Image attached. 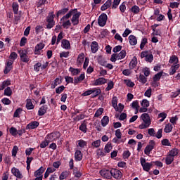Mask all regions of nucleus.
<instances>
[{"label":"nucleus","mask_w":180,"mask_h":180,"mask_svg":"<svg viewBox=\"0 0 180 180\" xmlns=\"http://www.w3.org/2000/svg\"><path fill=\"white\" fill-rule=\"evenodd\" d=\"M26 108L28 110H32V109H34V105L33 103H32V99H27Z\"/></svg>","instance_id":"obj_36"},{"label":"nucleus","mask_w":180,"mask_h":180,"mask_svg":"<svg viewBox=\"0 0 180 180\" xmlns=\"http://www.w3.org/2000/svg\"><path fill=\"white\" fill-rule=\"evenodd\" d=\"M18 150L19 148L18 146H14L11 151L12 157H16V154H18Z\"/></svg>","instance_id":"obj_53"},{"label":"nucleus","mask_w":180,"mask_h":180,"mask_svg":"<svg viewBox=\"0 0 180 180\" xmlns=\"http://www.w3.org/2000/svg\"><path fill=\"white\" fill-rule=\"evenodd\" d=\"M112 106L116 112H119V107L117 106V97H113L112 99Z\"/></svg>","instance_id":"obj_31"},{"label":"nucleus","mask_w":180,"mask_h":180,"mask_svg":"<svg viewBox=\"0 0 180 180\" xmlns=\"http://www.w3.org/2000/svg\"><path fill=\"white\" fill-rule=\"evenodd\" d=\"M126 51L125 50H122L120 51V53H119L117 55V60H123V58H124V57H126Z\"/></svg>","instance_id":"obj_39"},{"label":"nucleus","mask_w":180,"mask_h":180,"mask_svg":"<svg viewBox=\"0 0 180 180\" xmlns=\"http://www.w3.org/2000/svg\"><path fill=\"white\" fill-rule=\"evenodd\" d=\"M19 11V4L18 3H13V12L14 15H18Z\"/></svg>","instance_id":"obj_43"},{"label":"nucleus","mask_w":180,"mask_h":180,"mask_svg":"<svg viewBox=\"0 0 180 180\" xmlns=\"http://www.w3.org/2000/svg\"><path fill=\"white\" fill-rule=\"evenodd\" d=\"M172 129H174L172 124L168 123L165 125L164 131H165V133H171V131H172Z\"/></svg>","instance_id":"obj_35"},{"label":"nucleus","mask_w":180,"mask_h":180,"mask_svg":"<svg viewBox=\"0 0 180 180\" xmlns=\"http://www.w3.org/2000/svg\"><path fill=\"white\" fill-rule=\"evenodd\" d=\"M9 132H10V134H11L13 136H18V129H16V128H15L13 127L10 128Z\"/></svg>","instance_id":"obj_58"},{"label":"nucleus","mask_w":180,"mask_h":180,"mask_svg":"<svg viewBox=\"0 0 180 180\" xmlns=\"http://www.w3.org/2000/svg\"><path fill=\"white\" fill-rule=\"evenodd\" d=\"M162 145L167 147H171V143H169V140L167 139H164L161 141Z\"/></svg>","instance_id":"obj_55"},{"label":"nucleus","mask_w":180,"mask_h":180,"mask_svg":"<svg viewBox=\"0 0 180 180\" xmlns=\"http://www.w3.org/2000/svg\"><path fill=\"white\" fill-rule=\"evenodd\" d=\"M91 146L92 147H94V148H98V147H101V139L92 142Z\"/></svg>","instance_id":"obj_48"},{"label":"nucleus","mask_w":180,"mask_h":180,"mask_svg":"<svg viewBox=\"0 0 180 180\" xmlns=\"http://www.w3.org/2000/svg\"><path fill=\"white\" fill-rule=\"evenodd\" d=\"M142 168L143 171H146V172H149L151 169V164L150 162L145 163L142 165Z\"/></svg>","instance_id":"obj_40"},{"label":"nucleus","mask_w":180,"mask_h":180,"mask_svg":"<svg viewBox=\"0 0 180 180\" xmlns=\"http://www.w3.org/2000/svg\"><path fill=\"white\" fill-rule=\"evenodd\" d=\"M124 82L127 85V86H129V88H133L134 86V82H131L130 79H125Z\"/></svg>","instance_id":"obj_56"},{"label":"nucleus","mask_w":180,"mask_h":180,"mask_svg":"<svg viewBox=\"0 0 180 180\" xmlns=\"http://www.w3.org/2000/svg\"><path fill=\"white\" fill-rule=\"evenodd\" d=\"M20 54V60L22 63H29V56H27V51L20 50L18 51Z\"/></svg>","instance_id":"obj_10"},{"label":"nucleus","mask_w":180,"mask_h":180,"mask_svg":"<svg viewBox=\"0 0 180 180\" xmlns=\"http://www.w3.org/2000/svg\"><path fill=\"white\" fill-rule=\"evenodd\" d=\"M112 6V0H108L101 7V11H106L108 8Z\"/></svg>","instance_id":"obj_27"},{"label":"nucleus","mask_w":180,"mask_h":180,"mask_svg":"<svg viewBox=\"0 0 180 180\" xmlns=\"http://www.w3.org/2000/svg\"><path fill=\"white\" fill-rule=\"evenodd\" d=\"M4 95L5 96H12V89L8 86L4 89Z\"/></svg>","instance_id":"obj_44"},{"label":"nucleus","mask_w":180,"mask_h":180,"mask_svg":"<svg viewBox=\"0 0 180 180\" xmlns=\"http://www.w3.org/2000/svg\"><path fill=\"white\" fill-rule=\"evenodd\" d=\"M79 130L80 131H82L83 133H86L88 128L86 127V123H82L79 127Z\"/></svg>","instance_id":"obj_41"},{"label":"nucleus","mask_w":180,"mask_h":180,"mask_svg":"<svg viewBox=\"0 0 180 180\" xmlns=\"http://www.w3.org/2000/svg\"><path fill=\"white\" fill-rule=\"evenodd\" d=\"M129 12L134 13V15H139L140 13V7L139 6L134 5L131 8H129Z\"/></svg>","instance_id":"obj_26"},{"label":"nucleus","mask_w":180,"mask_h":180,"mask_svg":"<svg viewBox=\"0 0 180 180\" xmlns=\"http://www.w3.org/2000/svg\"><path fill=\"white\" fill-rule=\"evenodd\" d=\"M146 43H147V38L142 39L141 44H140L141 50H143L144 49V47L146 46Z\"/></svg>","instance_id":"obj_63"},{"label":"nucleus","mask_w":180,"mask_h":180,"mask_svg":"<svg viewBox=\"0 0 180 180\" xmlns=\"http://www.w3.org/2000/svg\"><path fill=\"white\" fill-rule=\"evenodd\" d=\"M96 154H97L98 157H105L106 155L105 152L103 151V150H102V149H98L96 151Z\"/></svg>","instance_id":"obj_60"},{"label":"nucleus","mask_w":180,"mask_h":180,"mask_svg":"<svg viewBox=\"0 0 180 180\" xmlns=\"http://www.w3.org/2000/svg\"><path fill=\"white\" fill-rule=\"evenodd\" d=\"M73 175H75V178H77V179H79L82 176V173L78 170V167H75L73 169Z\"/></svg>","instance_id":"obj_30"},{"label":"nucleus","mask_w":180,"mask_h":180,"mask_svg":"<svg viewBox=\"0 0 180 180\" xmlns=\"http://www.w3.org/2000/svg\"><path fill=\"white\" fill-rule=\"evenodd\" d=\"M155 137L156 139H161L162 137V129H158V132L155 134Z\"/></svg>","instance_id":"obj_64"},{"label":"nucleus","mask_w":180,"mask_h":180,"mask_svg":"<svg viewBox=\"0 0 180 180\" xmlns=\"http://www.w3.org/2000/svg\"><path fill=\"white\" fill-rule=\"evenodd\" d=\"M131 108H133V109H136V110H139V108H140V106L139 105V101H134L132 102V103L131 104Z\"/></svg>","instance_id":"obj_52"},{"label":"nucleus","mask_w":180,"mask_h":180,"mask_svg":"<svg viewBox=\"0 0 180 180\" xmlns=\"http://www.w3.org/2000/svg\"><path fill=\"white\" fill-rule=\"evenodd\" d=\"M141 58H145V60L147 63H153L154 60V56H153V53H150L148 51H145L141 53Z\"/></svg>","instance_id":"obj_4"},{"label":"nucleus","mask_w":180,"mask_h":180,"mask_svg":"<svg viewBox=\"0 0 180 180\" xmlns=\"http://www.w3.org/2000/svg\"><path fill=\"white\" fill-rule=\"evenodd\" d=\"M43 172H44V167H41L39 169L34 172V176H43Z\"/></svg>","instance_id":"obj_29"},{"label":"nucleus","mask_w":180,"mask_h":180,"mask_svg":"<svg viewBox=\"0 0 180 180\" xmlns=\"http://www.w3.org/2000/svg\"><path fill=\"white\" fill-rule=\"evenodd\" d=\"M102 113H103V108H100L96 111L94 114V117H99V116H101Z\"/></svg>","instance_id":"obj_49"},{"label":"nucleus","mask_w":180,"mask_h":180,"mask_svg":"<svg viewBox=\"0 0 180 180\" xmlns=\"http://www.w3.org/2000/svg\"><path fill=\"white\" fill-rule=\"evenodd\" d=\"M91 50L93 53H96V51L99 50V44L96 42V41L91 42Z\"/></svg>","instance_id":"obj_19"},{"label":"nucleus","mask_w":180,"mask_h":180,"mask_svg":"<svg viewBox=\"0 0 180 180\" xmlns=\"http://www.w3.org/2000/svg\"><path fill=\"white\" fill-rule=\"evenodd\" d=\"M11 174L18 179H22L23 178V174H22L20 170L16 167H13L11 169Z\"/></svg>","instance_id":"obj_13"},{"label":"nucleus","mask_w":180,"mask_h":180,"mask_svg":"<svg viewBox=\"0 0 180 180\" xmlns=\"http://www.w3.org/2000/svg\"><path fill=\"white\" fill-rule=\"evenodd\" d=\"M169 64H178L179 63V59H178V56L173 55L170 57V59L169 60Z\"/></svg>","instance_id":"obj_34"},{"label":"nucleus","mask_w":180,"mask_h":180,"mask_svg":"<svg viewBox=\"0 0 180 180\" xmlns=\"http://www.w3.org/2000/svg\"><path fill=\"white\" fill-rule=\"evenodd\" d=\"M40 68H41V63L38 62L34 65V70L36 71V72H39Z\"/></svg>","instance_id":"obj_57"},{"label":"nucleus","mask_w":180,"mask_h":180,"mask_svg":"<svg viewBox=\"0 0 180 180\" xmlns=\"http://www.w3.org/2000/svg\"><path fill=\"white\" fill-rule=\"evenodd\" d=\"M162 74H164V72L161 71L153 76V81L154 84H157V82H158V81L161 79V77H162Z\"/></svg>","instance_id":"obj_18"},{"label":"nucleus","mask_w":180,"mask_h":180,"mask_svg":"<svg viewBox=\"0 0 180 180\" xmlns=\"http://www.w3.org/2000/svg\"><path fill=\"white\" fill-rule=\"evenodd\" d=\"M84 158L82 152L79 150H77L75 153V161H81Z\"/></svg>","instance_id":"obj_20"},{"label":"nucleus","mask_w":180,"mask_h":180,"mask_svg":"<svg viewBox=\"0 0 180 180\" xmlns=\"http://www.w3.org/2000/svg\"><path fill=\"white\" fill-rule=\"evenodd\" d=\"M61 137V134L60 131H56L52 133L48 134L46 136V139L48 140H50V141H54L56 140H58V139H60Z\"/></svg>","instance_id":"obj_6"},{"label":"nucleus","mask_w":180,"mask_h":180,"mask_svg":"<svg viewBox=\"0 0 180 180\" xmlns=\"http://www.w3.org/2000/svg\"><path fill=\"white\" fill-rule=\"evenodd\" d=\"M62 15H65L61 19L60 22H64L65 20H68L71 16V22L74 26L79 25V18L82 15L81 12L78 11V9L74 8L70 9V7H65L59 10L56 13V18H60Z\"/></svg>","instance_id":"obj_1"},{"label":"nucleus","mask_w":180,"mask_h":180,"mask_svg":"<svg viewBox=\"0 0 180 180\" xmlns=\"http://www.w3.org/2000/svg\"><path fill=\"white\" fill-rule=\"evenodd\" d=\"M68 175H70V172L68 171L63 172L59 176V179L60 180L67 179V178H68Z\"/></svg>","instance_id":"obj_38"},{"label":"nucleus","mask_w":180,"mask_h":180,"mask_svg":"<svg viewBox=\"0 0 180 180\" xmlns=\"http://www.w3.org/2000/svg\"><path fill=\"white\" fill-rule=\"evenodd\" d=\"M69 71L70 72H71L72 75L73 77L78 75V74H79V72H81V69H78V68H74L72 67H70L69 68Z\"/></svg>","instance_id":"obj_28"},{"label":"nucleus","mask_w":180,"mask_h":180,"mask_svg":"<svg viewBox=\"0 0 180 180\" xmlns=\"http://www.w3.org/2000/svg\"><path fill=\"white\" fill-rule=\"evenodd\" d=\"M135 67H137V57L134 56L129 63V68L134 70Z\"/></svg>","instance_id":"obj_25"},{"label":"nucleus","mask_w":180,"mask_h":180,"mask_svg":"<svg viewBox=\"0 0 180 180\" xmlns=\"http://www.w3.org/2000/svg\"><path fill=\"white\" fill-rule=\"evenodd\" d=\"M175 160L174 158L167 153V156L165 158V164L166 165H171L172 162H174V160Z\"/></svg>","instance_id":"obj_24"},{"label":"nucleus","mask_w":180,"mask_h":180,"mask_svg":"<svg viewBox=\"0 0 180 180\" xmlns=\"http://www.w3.org/2000/svg\"><path fill=\"white\" fill-rule=\"evenodd\" d=\"M109 124V117L107 115H105L101 120V126L103 127H106Z\"/></svg>","instance_id":"obj_33"},{"label":"nucleus","mask_w":180,"mask_h":180,"mask_svg":"<svg viewBox=\"0 0 180 180\" xmlns=\"http://www.w3.org/2000/svg\"><path fill=\"white\" fill-rule=\"evenodd\" d=\"M49 1L47 0H39V1L37 4V8H43L44 5H48Z\"/></svg>","instance_id":"obj_37"},{"label":"nucleus","mask_w":180,"mask_h":180,"mask_svg":"<svg viewBox=\"0 0 180 180\" xmlns=\"http://www.w3.org/2000/svg\"><path fill=\"white\" fill-rule=\"evenodd\" d=\"M62 26H63V29H68V27H70V26H71V21H70V20H68L63 22Z\"/></svg>","instance_id":"obj_54"},{"label":"nucleus","mask_w":180,"mask_h":180,"mask_svg":"<svg viewBox=\"0 0 180 180\" xmlns=\"http://www.w3.org/2000/svg\"><path fill=\"white\" fill-rule=\"evenodd\" d=\"M44 49V44L39 43V44H37L34 48V54L37 56H39L40 51L43 50Z\"/></svg>","instance_id":"obj_16"},{"label":"nucleus","mask_w":180,"mask_h":180,"mask_svg":"<svg viewBox=\"0 0 180 180\" xmlns=\"http://www.w3.org/2000/svg\"><path fill=\"white\" fill-rule=\"evenodd\" d=\"M167 154L170 155L171 157L175 158V157H178V155L179 154V150L176 148H174L172 150H169Z\"/></svg>","instance_id":"obj_21"},{"label":"nucleus","mask_w":180,"mask_h":180,"mask_svg":"<svg viewBox=\"0 0 180 180\" xmlns=\"http://www.w3.org/2000/svg\"><path fill=\"white\" fill-rule=\"evenodd\" d=\"M112 177L115 179L120 180L121 178H123V174L120 170L112 168L111 169V179Z\"/></svg>","instance_id":"obj_7"},{"label":"nucleus","mask_w":180,"mask_h":180,"mask_svg":"<svg viewBox=\"0 0 180 180\" xmlns=\"http://www.w3.org/2000/svg\"><path fill=\"white\" fill-rule=\"evenodd\" d=\"M78 146L81 147V148H84V147H86L87 143L86 141H84L83 139H80L77 141Z\"/></svg>","instance_id":"obj_42"},{"label":"nucleus","mask_w":180,"mask_h":180,"mask_svg":"<svg viewBox=\"0 0 180 180\" xmlns=\"http://www.w3.org/2000/svg\"><path fill=\"white\" fill-rule=\"evenodd\" d=\"M54 18H56V15H54V11H52L49 13L46 19V21L48 23L46 25V29H53V27H54V25H56V21H54Z\"/></svg>","instance_id":"obj_3"},{"label":"nucleus","mask_w":180,"mask_h":180,"mask_svg":"<svg viewBox=\"0 0 180 180\" xmlns=\"http://www.w3.org/2000/svg\"><path fill=\"white\" fill-rule=\"evenodd\" d=\"M62 47L65 49V50H70L71 49V44H70V41L64 39L62 40Z\"/></svg>","instance_id":"obj_22"},{"label":"nucleus","mask_w":180,"mask_h":180,"mask_svg":"<svg viewBox=\"0 0 180 180\" xmlns=\"http://www.w3.org/2000/svg\"><path fill=\"white\" fill-rule=\"evenodd\" d=\"M139 82H141V84H146V82H147V78L146 77V76L141 74L139 75Z\"/></svg>","instance_id":"obj_59"},{"label":"nucleus","mask_w":180,"mask_h":180,"mask_svg":"<svg viewBox=\"0 0 180 180\" xmlns=\"http://www.w3.org/2000/svg\"><path fill=\"white\" fill-rule=\"evenodd\" d=\"M40 125V122L37 121H32L28 124H27L25 129L26 130H34V129H37L38 126Z\"/></svg>","instance_id":"obj_12"},{"label":"nucleus","mask_w":180,"mask_h":180,"mask_svg":"<svg viewBox=\"0 0 180 180\" xmlns=\"http://www.w3.org/2000/svg\"><path fill=\"white\" fill-rule=\"evenodd\" d=\"M64 89H65V86H64V85H62L56 89V94H60L64 91Z\"/></svg>","instance_id":"obj_62"},{"label":"nucleus","mask_w":180,"mask_h":180,"mask_svg":"<svg viewBox=\"0 0 180 180\" xmlns=\"http://www.w3.org/2000/svg\"><path fill=\"white\" fill-rule=\"evenodd\" d=\"M115 86V83H113V81H110L108 83V86L105 88V91H111V89H113V87Z\"/></svg>","instance_id":"obj_47"},{"label":"nucleus","mask_w":180,"mask_h":180,"mask_svg":"<svg viewBox=\"0 0 180 180\" xmlns=\"http://www.w3.org/2000/svg\"><path fill=\"white\" fill-rule=\"evenodd\" d=\"M13 60H8L6 63L5 69H4V74H9L12 70H13Z\"/></svg>","instance_id":"obj_11"},{"label":"nucleus","mask_w":180,"mask_h":180,"mask_svg":"<svg viewBox=\"0 0 180 180\" xmlns=\"http://www.w3.org/2000/svg\"><path fill=\"white\" fill-rule=\"evenodd\" d=\"M141 118L143 120V123L139 125V129H141V130H143L144 129L150 127V125L151 124V120L150 119V115H148V113L142 114Z\"/></svg>","instance_id":"obj_2"},{"label":"nucleus","mask_w":180,"mask_h":180,"mask_svg":"<svg viewBox=\"0 0 180 180\" xmlns=\"http://www.w3.org/2000/svg\"><path fill=\"white\" fill-rule=\"evenodd\" d=\"M128 40L131 46H136L137 44V38L134 35H129Z\"/></svg>","instance_id":"obj_23"},{"label":"nucleus","mask_w":180,"mask_h":180,"mask_svg":"<svg viewBox=\"0 0 180 180\" xmlns=\"http://www.w3.org/2000/svg\"><path fill=\"white\" fill-rule=\"evenodd\" d=\"M141 105L143 108H148V106H150V101L147 99H143L141 102Z\"/></svg>","instance_id":"obj_46"},{"label":"nucleus","mask_w":180,"mask_h":180,"mask_svg":"<svg viewBox=\"0 0 180 180\" xmlns=\"http://www.w3.org/2000/svg\"><path fill=\"white\" fill-rule=\"evenodd\" d=\"M22 108H19L15 110L13 114V117H20V115L22 113Z\"/></svg>","instance_id":"obj_50"},{"label":"nucleus","mask_w":180,"mask_h":180,"mask_svg":"<svg viewBox=\"0 0 180 180\" xmlns=\"http://www.w3.org/2000/svg\"><path fill=\"white\" fill-rule=\"evenodd\" d=\"M93 91H94V93H93L94 94L92 96V98H96L98 95L102 93V90H101V89L94 88L93 89Z\"/></svg>","instance_id":"obj_51"},{"label":"nucleus","mask_w":180,"mask_h":180,"mask_svg":"<svg viewBox=\"0 0 180 180\" xmlns=\"http://www.w3.org/2000/svg\"><path fill=\"white\" fill-rule=\"evenodd\" d=\"M47 109H49L47 105L41 106L38 110V116H44L47 113Z\"/></svg>","instance_id":"obj_15"},{"label":"nucleus","mask_w":180,"mask_h":180,"mask_svg":"<svg viewBox=\"0 0 180 180\" xmlns=\"http://www.w3.org/2000/svg\"><path fill=\"white\" fill-rule=\"evenodd\" d=\"M51 143V141L49 140L47 138L44 141H42L39 145V147L41 148H46V147H48L49 144Z\"/></svg>","instance_id":"obj_32"},{"label":"nucleus","mask_w":180,"mask_h":180,"mask_svg":"<svg viewBox=\"0 0 180 180\" xmlns=\"http://www.w3.org/2000/svg\"><path fill=\"white\" fill-rule=\"evenodd\" d=\"M105 154L110 153V150H112V143H108L104 148Z\"/></svg>","instance_id":"obj_45"},{"label":"nucleus","mask_w":180,"mask_h":180,"mask_svg":"<svg viewBox=\"0 0 180 180\" xmlns=\"http://www.w3.org/2000/svg\"><path fill=\"white\" fill-rule=\"evenodd\" d=\"M65 82L67 84H74V78L70 76L65 77Z\"/></svg>","instance_id":"obj_61"},{"label":"nucleus","mask_w":180,"mask_h":180,"mask_svg":"<svg viewBox=\"0 0 180 180\" xmlns=\"http://www.w3.org/2000/svg\"><path fill=\"white\" fill-rule=\"evenodd\" d=\"M155 147V141L151 140L149 141V144L145 148L144 153L146 155H150V153L154 150Z\"/></svg>","instance_id":"obj_9"},{"label":"nucleus","mask_w":180,"mask_h":180,"mask_svg":"<svg viewBox=\"0 0 180 180\" xmlns=\"http://www.w3.org/2000/svg\"><path fill=\"white\" fill-rule=\"evenodd\" d=\"M106 22H108V15L106 13H101L98 18V25L101 27L106 26Z\"/></svg>","instance_id":"obj_5"},{"label":"nucleus","mask_w":180,"mask_h":180,"mask_svg":"<svg viewBox=\"0 0 180 180\" xmlns=\"http://www.w3.org/2000/svg\"><path fill=\"white\" fill-rule=\"evenodd\" d=\"M85 79V73L81 74L79 77H74V84L77 85L79 82H82V81Z\"/></svg>","instance_id":"obj_17"},{"label":"nucleus","mask_w":180,"mask_h":180,"mask_svg":"<svg viewBox=\"0 0 180 180\" xmlns=\"http://www.w3.org/2000/svg\"><path fill=\"white\" fill-rule=\"evenodd\" d=\"M100 175L106 179H112V169L104 168L100 171Z\"/></svg>","instance_id":"obj_8"},{"label":"nucleus","mask_w":180,"mask_h":180,"mask_svg":"<svg viewBox=\"0 0 180 180\" xmlns=\"http://www.w3.org/2000/svg\"><path fill=\"white\" fill-rule=\"evenodd\" d=\"M106 82H108V79L104 77H99L95 80L94 83H93V85L94 86H98L99 85H104V84H106Z\"/></svg>","instance_id":"obj_14"}]
</instances>
